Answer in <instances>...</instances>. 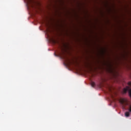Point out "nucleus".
<instances>
[{
	"instance_id": "nucleus-1",
	"label": "nucleus",
	"mask_w": 131,
	"mask_h": 131,
	"mask_svg": "<svg viewBox=\"0 0 131 131\" xmlns=\"http://www.w3.org/2000/svg\"><path fill=\"white\" fill-rule=\"evenodd\" d=\"M119 102L120 104H121L123 107H125V106H127L128 105V103L127 102V100L124 98H121L119 100Z\"/></svg>"
},
{
	"instance_id": "nucleus-2",
	"label": "nucleus",
	"mask_w": 131,
	"mask_h": 131,
	"mask_svg": "<svg viewBox=\"0 0 131 131\" xmlns=\"http://www.w3.org/2000/svg\"><path fill=\"white\" fill-rule=\"evenodd\" d=\"M129 115H130L129 112H125V116H126V117H129Z\"/></svg>"
},
{
	"instance_id": "nucleus-3",
	"label": "nucleus",
	"mask_w": 131,
	"mask_h": 131,
	"mask_svg": "<svg viewBox=\"0 0 131 131\" xmlns=\"http://www.w3.org/2000/svg\"><path fill=\"white\" fill-rule=\"evenodd\" d=\"M95 82H91L92 86L94 87V86H95Z\"/></svg>"
},
{
	"instance_id": "nucleus-4",
	"label": "nucleus",
	"mask_w": 131,
	"mask_h": 131,
	"mask_svg": "<svg viewBox=\"0 0 131 131\" xmlns=\"http://www.w3.org/2000/svg\"><path fill=\"white\" fill-rule=\"evenodd\" d=\"M128 111H129V112H130V113H131V105H130V106L129 107Z\"/></svg>"
}]
</instances>
